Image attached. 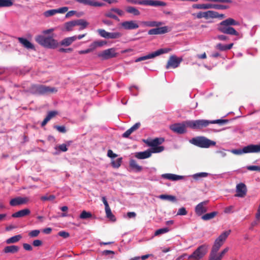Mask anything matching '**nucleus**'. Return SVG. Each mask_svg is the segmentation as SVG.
<instances>
[{"label":"nucleus","mask_w":260,"mask_h":260,"mask_svg":"<svg viewBox=\"0 0 260 260\" xmlns=\"http://www.w3.org/2000/svg\"><path fill=\"white\" fill-rule=\"evenodd\" d=\"M239 22L235 19L229 18L221 22L217 26V30L220 32L237 36L238 38L242 37V35L240 34L234 28L232 27L233 25H239Z\"/></svg>","instance_id":"1"},{"label":"nucleus","mask_w":260,"mask_h":260,"mask_svg":"<svg viewBox=\"0 0 260 260\" xmlns=\"http://www.w3.org/2000/svg\"><path fill=\"white\" fill-rule=\"evenodd\" d=\"M229 122L228 119H217L214 120H208L205 119L197 120L186 121L187 126L193 129H199L206 127L210 124H218L223 125Z\"/></svg>","instance_id":"2"},{"label":"nucleus","mask_w":260,"mask_h":260,"mask_svg":"<svg viewBox=\"0 0 260 260\" xmlns=\"http://www.w3.org/2000/svg\"><path fill=\"white\" fill-rule=\"evenodd\" d=\"M231 232V230H228L223 232L215 240L214 244L212 247L211 251L210 253L209 260H220L217 256V252L220 247L223 244Z\"/></svg>","instance_id":"3"},{"label":"nucleus","mask_w":260,"mask_h":260,"mask_svg":"<svg viewBox=\"0 0 260 260\" xmlns=\"http://www.w3.org/2000/svg\"><path fill=\"white\" fill-rule=\"evenodd\" d=\"M35 41L40 45L48 48H55L58 45L57 41L50 36L39 35L36 37Z\"/></svg>","instance_id":"4"},{"label":"nucleus","mask_w":260,"mask_h":260,"mask_svg":"<svg viewBox=\"0 0 260 260\" xmlns=\"http://www.w3.org/2000/svg\"><path fill=\"white\" fill-rule=\"evenodd\" d=\"M190 142L201 148H208L211 146H214L215 142L211 141L204 137H197L192 138Z\"/></svg>","instance_id":"5"},{"label":"nucleus","mask_w":260,"mask_h":260,"mask_svg":"<svg viewBox=\"0 0 260 260\" xmlns=\"http://www.w3.org/2000/svg\"><path fill=\"white\" fill-rule=\"evenodd\" d=\"M32 92L39 94H48L56 93L57 89L55 87H52L43 85H34L31 87Z\"/></svg>","instance_id":"6"},{"label":"nucleus","mask_w":260,"mask_h":260,"mask_svg":"<svg viewBox=\"0 0 260 260\" xmlns=\"http://www.w3.org/2000/svg\"><path fill=\"white\" fill-rule=\"evenodd\" d=\"M171 49L170 48H161L158 49L151 53H150L147 55L140 57L136 59L135 62H139L143 60H145L148 59L154 58L156 56L160 55L161 54L167 53L170 51Z\"/></svg>","instance_id":"7"},{"label":"nucleus","mask_w":260,"mask_h":260,"mask_svg":"<svg viewBox=\"0 0 260 260\" xmlns=\"http://www.w3.org/2000/svg\"><path fill=\"white\" fill-rule=\"evenodd\" d=\"M114 13L120 16H122L124 15V12L123 10L117 8H112L107 11L104 14V15L107 18H112L117 21H119V19Z\"/></svg>","instance_id":"8"},{"label":"nucleus","mask_w":260,"mask_h":260,"mask_svg":"<svg viewBox=\"0 0 260 260\" xmlns=\"http://www.w3.org/2000/svg\"><path fill=\"white\" fill-rule=\"evenodd\" d=\"M118 53L116 52V49L114 48H109L104 50L98 53V56L102 59L107 60L110 58L115 57Z\"/></svg>","instance_id":"9"},{"label":"nucleus","mask_w":260,"mask_h":260,"mask_svg":"<svg viewBox=\"0 0 260 260\" xmlns=\"http://www.w3.org/2000/svg\"><path fill=\"white\" fill-rule=\"evenodd\" d=\"M186 127L187 126L185 121L182 123H176L172 124L170 126V128L175 133L183 134L186 132Z\"/></svg>","instance_id":"10"},{"label":"nucleus","mask_w":260,"mask_h":260,"mask_svg":"<svg viewBox=\"0 0 260 260\" xmlns=\"http://www.w3.org/2000/svg\"><path fill=\"white\" fill-rule=\"evenodd\" d=\"M208 246L204 244L200 246L193 252L194 255L196 256V260H199L202 258L207 253Z\"/></svg>","instance_id":"11"},{"label":"nucleus","mask_w":260,"mask_h":260,"mask_svg":"<svg viewBox=\"0 0 260 260\" xmlns=\"http://www.w3.org/2000/svg\"><path fill=\"white\" fill-rule=\"evenodd\" d=\"M209 201H205L198 204L195 207V212L198 216H201L207 211V205Z\"/></svg>","instance_id":"12"},{"label":"nucleus","mask_w":260,"mask_h":260,"mask_svg":"<svg viewBox=\"0 0 260 260\" xmlns=\"http://www.w3.org/2000/svg\"><path fill=\"white\" fill-rule=\"evenodd\" d=\"M181 61V58H179L175 55H172L169 58L166 68L167 69L170 68H176L179 66Z\"/></svg>","instance_id":"13"},{"label":"nucleus","mask_w":260,"mask_h":260,"mask_svg":"<svg viewBox=\"0 0 260 260\" xmlns=\"http://www.w3.org/2000/svg\"><path fill=\"white\" fill-rule=\"evenodd\" d=\"M121 27L126 30H132L137 29L139 27V25L135 20L125 21L121 22Z\"/></svg>","instance_id":"14"},{"label":"nucleus","mask_w":260,"mask_h":260,"mask_svg":"<svg viewBox=\"0 0 260 260\" xmlns=\"http://www.w3.org/2000/svg\"><path fill=\"white\" fill-rule=\"evenodd\" d=\"M246 193L247 188L245 184L240 183L237 185L235 197L244 198L246 196Z\"/></svg>","instance_id":"15"},{"label":"nucleus","mask_w":260,"mask_h":260,"mask_svg":"<svg viewBox=\"0 0 260 260\" xmlns=\"http://www.w3.org/2000/svg\"><path fill=\"white\" fill-rule=\"evenodd\" d=\"M75 1L83 4L85 5H88L92 7H103L105 6V4L95 1V0H75Z\"/></svg>","instance_id":"16"},{"label":"nucleus","mask_w":260,"mask_h":260,"mask_svg":"<svg viewBox=\"0 0 260 260\" xmlns=\"http://www.w3.org/2000/svg\"><path fill=\"white\" fill-rule=\"evenodd\" d=\"M168 32V26H162L150 29L148 34L150 35L164 34Z\"/></svg>","instance_id":"17"},{"label":"nucleus","mask_w":260,"mask_h":260,"mask_svg":"<svg viewBox=\"0 0 260 260\" xmlns=\"http://www.w3.org/2000/svg\"><path fill=\"white\" fill-rule=\"evenodd\" d=\"M245 151L248 153H259L260 143L257 145L250 144L245 147Z\"/></svg>","instance_id":"18"},{"label":"nucleus","mask_w":260,"mask_h":260,"mask_svg":"<svg viewBox=\"0 0 260 260\" xmlns=\"http://www.w3.org/2000/svg\"><path fill=\"white\" fill-rule=\"evenodd\" d=\"M30 213V211L28 209H24L19 210L12 215V217L14 218L23 217L28 215Z\"/></svg>","instance_id":"19"},{"label":"nucleus","mask_w":260,"mask_h":260,"mask_svg":"<svg viewBox=\"0 0 260 260\" xmlns=\"http://www.w3.org/2000/svg\"><path fill=\"white\" fill-rule=\"evenodd\" d=\"M19 42L23 45V46L27 49L35 50L34 45L31 44L26 39L23 38H18Z\"/></svg>","instance_id":"20"},{"label":"nucleus","mask_w":260,"mask_h":260,"mask_svg":"<svg viewBox=\"0 0 260 260\" xmlns=\"http://www.w3.org/2000/svg\"><path fill=\"white\" fill-rule=\"evenodd\" d=\"M162 177L165 179H167L170 180L176 181L182 179L183 176L177 175L173 174H164L161 175Z\"/></svg>","instance_id":"21"},{"label":"nucleus","mask_w":260,"mask_h":260,"mask_svg":"<svg viewBox=\"0 0 260 260\" xmlns=\"http://www.w3.org/2000/svg\"><path fill=\"white\" fill-rule=\"evenodd\" d=\"M151 155V152H150V150L148 149L143 152L136 153L135 156L138 159H145L150 157Z\"/></svg>","instance_id":"22"},{"label":"nucleus","mask_w":260,"mask_h":260,"mask_svg":"<svg viewBox=\"0 0 260 260\" xmlns=\"http://www.w3.org/2000/svg\"><path fill=\"white\" fill-rule=\"evenodd\" d=\"M26 200L24 198H16L12 199L10 202V204L12 206H16L25 203Z\"/></svg>","instance_id":"23"},{"label":"nucleus","mask_w":260,"mask_h":260,"mask_svg":"<svg viewBox=\"0 0 260 260\" xmlns=\"http://www.w3.org/2000/svg\"><path fill=\"white\" fill-rule=\"evenodd\" d=\"M19 250V247L16 245H10L5 247L4 249V252L6 253H15Z\"/></svg>","instance_id":"24"},{"label":"nucleus","mask_w":260,"mask_h":260,"mask_svg":"<svg viewBox=\"0 0 260 260\" xmlns=\"http://www.w3.org/2000/svg\"><path fill=\"white\" fill-rule=\"evenodd\" d=\"M141 23L144 26L148 27H158L164 24L162 22L155 21H142Z\"/></svg>","instance_id":"25"},{"label":"nucleus","mask_w":260,"mask_h":260,"mask_svg":"<svg viewBox=\"0 0 260 260\" xmlns=\"http://www.w3.org/2000/svg\"><path fill=\"white\" fill-rule=\"evenodd\" d=\"M129 165L130 168L136 172H141L142 170V167L139 166L134 159H131Z\"/></svg>","instance_id":"26"},{"label":"nucleus","mask_w":260,"mask_h":260,"mask_svg":"<svg viewBox=\"0 0 260 260\" xmlns=\"http://www.w3.org/2000/svg\"><path fill=\"white\" fill-rule=\"evenodd\" d=\"M214 4H194L193 5L194 8L199 9H214Z\"/></svg>","instance_id":"27"},{"label":"nucleus","mask_w":260,"mask_h":260,"mask_svg":"<svg viewBox=\"0 0 260 260\" xmlns=\"http://www.w3.org/2000/svg\"><path fill=\"white\" fill-rule=\"evenodd\" d=\"M75 25L80 26L79 30L85 29L89 24L88 22L84 19H77L75 20Z\"/></svg>","instance_id":"28"},{"label":"nucleus","mask_w":260,"mask_h":260,"mask_svg":"<svg viewBox=\"0 0 260 260\" xmlns=\"http://www.w3.org/2000/svg\"><path fill=\"white\" fill-rule=\"evenodd\" d=\"M77 39L76 36L68 37L62 40L60 44L62 46H68Z\"/></svg>","instance_id":"29"},{"label":"nucleus","mask_w":260,"mask_h":260,"mask_svg":"<svg viewBox=\"0 0 260 260\" xmlns=\"http://www.w3.org/2000/svg\"><path fill=\"white\" fill-rule=\"evenodd\" d=\"M233 46V43H231L229 45H223L221 43H218L216 46V48L220 51H224L231 49Z\"/></svg>","instance_id":"30"},{"label":"nucleus","mask_w":260,"mask_h":260,"mask_svg":"<svg viewBox=\"0 0 260 260\" xmlns=\"http://www.w3.org/2000/svg\"><path fill=\"white\" fill-rule=\"evenodd\" d=\"M126 12L132 14L135 16H138L140 14V11L136 8L132 6H127L125 8Z\"/></svg>","instance_id":"31"},{"label":"nucleus","mask_w":260,"mask_h":260,"mask_svg":"<svg viewBox=\"0 0 260 260\" xmlns=\"http://www.w3.org/2000/svg\"><path fill=\"white\" fill-rule=\"evenodd\" d=\"M159 198L161 200H166L170 202L175 203L177 201L176 197L174 196L168 194H161L159 196Z\"/></svg>","instance_id":"32"},{"label":"nucleus","mask_w":260,"mask_h":260,"mask_svg":"<svg viewBox=\"0 0 260 260\" xmlns=\"http://www.w3.org/2000/svg\"><path fill=\"white\" fill-rule=\"evenodd\" d=\"M21 238L22 236L21 235H17L7 239L6 243L8 244L15 243L18 242Z\"/></svg>","instance_id":"33"},{"label":"nucleus","mask_w":260,"mask_h":260,"mask_svg":"<svg viewBox=\"0 0 260 260\" xmlns=\"http://www.w3.org/2000/svg\"><path fill=\"white\" fill-rule=\"evenodd\" d=\"M217 212L214 211L209 213H207L202 216V219L204 220H208L214 218L217 214Z\"/></svg>","instance_id":"34"},{"label":"nucleus","mask_w":260,"mask_h":260,"mask_svg":"<svg viewBox=\"0 0 260 260\" xmlns=\"http://www.w3.org/2000/svg\"><path fill=\"white\" fill-rule=\"evenodd\" d=\"M205 14L206 19H208L209 18H217L219 15V13L218 12L213 11H208L207 12H205Z\"/></svg>","instance_id":"35"},{"label":"nucleus","mask_w":260,"mask_h":260,"mask_svg":"<svg viewBox=\"0 0 260 260\" xmlns=\"http://www.w3.org/2000/svg\"><path fill=\"white\" fill-rule=\"evenodd\" d=\"M164 139L162 138H156L153 140H151V147L156 146L158 145L162 144L164 142Z\"/></svg>","instance_id":"36"},{"label":"nucleus","mask_w":260,"mask_h":260,"mask_svg":"<svg viewBox=\"0 0 260 260\" xmlns=\"http://www.w3.org/2000/svg\"><path fill=\"white\" fill-rule=\"evenodd\" d=\"M105 212H106V216L108 218H109L112 221H116V217L112 213L110 207H108L107 208H105Z\"/></svg>","instance_id":"37"},{"label":"nucleus","mask_w":260,"mask_h":260,"mask_svg":"<svg viewBox=\"0 0 260 260\" xmlns=\"http://www.w3.org/2000/svg\"><path fill=\"white\" fill-rule=\"evenodd\" d=\"M13 5L12 0H0V8L3 7H10Z\"/></svg>","instance_id":"38"},{"label":"nucleus","mask_w":260,"mask_h":260,"mask_svg":"<svg viewBox=\"0 0 260 260\" xmlns=\"http://www.w3.org/2000/svg\"><path fill=\"white\" fill-rule=\"evenodd\" d=\"M107 44V42L105 41H95L91 45L90 47H93V50L95 49L98 47L103 46Z\"/></svg>","instance_id":"39"},{"label":"nucleus","mask_w":260,"mask_h":260,"mask_svg":"<svg viewBox=\"0 0 260 260\" xmlns=\"http://www.w3.org/2000/svg\"><path fill=\"white\" fill-rule=\"evenodd\" d=\"M75 20L71 21L66 22L64 24L66 30L67 31H71L72 30L73 27L75 26Z\"/></svg>","instance_id":"40"},{"label":"nucleus","mask_w":260,"mask_h":260,"mask_svg":"<svg viewBox=\"0 0 260 260\" xmlns=\"http://www.w3.org/2000/svg\"><path fill=\"white\" fill-rule=\"evenodd\" d=\"M122 36V34L119 32H108V39H118Z\"/></svg>","instance_id":"41"},{"label":"nucleus","mask_w":260,"mask_h":260,"mask_svg":"<svg viewBox=\"0 0 260 260\" xmlns=\"http://www.w3.org/2000/svg\"><path fill=\"white\" fill-rule=\"evenodd\" d=\"M150 150V152H151V154L152 153H159L162 152L164 150V147L162 146H156L152 147L151 149Z\"/></svg>","instance_id":"42"},{"label":"nucleus","mask_w":260,"mask_h":260,"mask_svg":"<svg viewBox=\"0 0 260 260\" xmlns=\"http://www.w3.org/2000/svg\"><path fill=\"white\" fill-rule=\"evenodd\" d=\"M92 217V214L89 212H87L85 210L83 211L80 215V218L82 219H86Z\"/></svg>","instance_id":"43"},{"label":"nucleus","mask_w":260,"mask_h":260,"mask_svg":"<svg viewBox=\"0 0 260 260\" xmlns=\"http://www.w3.org/2000/svg\"><path fill=\"white\" fill-rule=\"evenodd\" d=\"M122 158H118L116 160H112L111 162L112 166L115 168H118L121 164Z\"/></svg>","instance_id":"44"},{"label":"nucleus","mask_w":260,"mask_h":260,"mask_svg":"<svg viewBox=\"0 0 260 260\" xmlns=\"http://www.w3.org/2000/svg\"><path fill=\"white\" fill-rule=\"evenodd\" d=\"M57 14L56 10V9H51L49 10H47L44 13V15L46 17H49L52 16H53Z\"/></svg>","instance_id":"45"},{"label":"nucleus","mask_w":260,"mask_h":260,"mask_svg":"<svg viewBox=\"0 0 260 260\" xmlns=\"http://www.w3.org/2000/svg\"><path fill=\"white\" fill-rule=\"evenodd\" d=\"M97 32L101 37L106 39H108L109 32L106 31L105 29H98L97 30Z\"/></svg>","instance_id":"46"},{"label":"nucleus","mask_w":260,"mask_h":260,"mask_svg":"<svg viewBox=\"0 0 260 260\" xmlns=\"http://www.w3.org/2000/svg\"><path fill=\"white\" fill-rule=\"evenodd\" d=\"M169 230H170L168 228L159 229L155 232L154 235L158 236L162 234L166 233L168 232Z\"/></svg>","instance_id":"47"},{"label":"nucleus","mask_w":260,"mask_h":260,"mask_svg":"<svg viewBox=\"0 0 260 260\" xmlns=\"http://www.w3.org/2000/svg\"><path fill=\"white\" fill-rule=\"evenodd\" d=\"M231 152L236 155H241L243 153H247V152L245 151V147H243L242 149H232Z\"/></svg>","instance_id":"48"},{"label":"nucleus","mask_w":260,"mask_h":260,"mask_svg":"<svg viewBox=\"0 0 260 260\" xmlns=\"http://www.w3.org/2000/svg\"><path fill=\"white\" fill-rule=\"evenodd\" d=\"M138 5L153 6V0H139Z\"/></svg>","instance_id":"49"},{"label":"nucleus","mask_w":260,"mask_h":260,"mask_svg":"<svg viewBox=\"0 0 260 260\" xmlns=\"http://www.w3.org/2000/svg\"><path fill=\"white\" fill-rule=\"evenodd\" d=\"M57 114L58 112L56 111H49L48 113L46 118L49 121L51 119L55 117Z\"/></svg>","instance_id":"50"},{"label":"nucleus","mask_w":260,"mask_h":260,"mask_svg":"<svg viewBox=\"0 0 260 260\" xmlns=\"http://www.w3.org/2000/svg\"><path fill=\"white\" fill-rule=\"evenodd\" d=\"M208 174L207 173L202 172L199 173H197L193 175V178L195 179H198L199 178H203L206 177L208 176Z\"/></svg>","instance_id":"51"},{"label":"nucleus","mask_w":260,"mask_h":260,"mask_svg":"<svg viewBox=\"0 0 260 260\" xmlns=\"http://www.w3.org/2000/svg\"><path fill=\"white\" fill-rule=\"evenodd\" d=\"M53 127L57 130L59 132L62 133H65L67 132L66 127L63 125L59 126V125H54Z\"/></svg>","instance_id":"52"},{"label":"nucleus","mask_w":260,"mask_h":260,"mask_svg":"<svg viewBox=\"0 0 260 260\" xmlns=\"http://www.w3.org/2000/svg\"><path fill=\"white\" fill-rule=\"evenodd\" d=\"M229 8V6L223 5L214 4V9L217 10H225Z\"/></svg>","instance_id":"53"},{"label":"nucleus","mask_w":260,"mask_h":260,"mask_svg":"<svg viewBox=\"0 0 260 260\" xmlns=\"http://www.w3.org/2000/svg\"><path fill=\"white\" fill-rule=\"evenodd\" d=\"M40 233V231L38 230H33V231H30L28 233V236H29V237H32V238L36 237L39 235Z\"/></svg>","instance_id":"54"},{"label":"nucleus","mask_w":260,"mask_h":260,"mask_svg":"<svg viewBox=\"0 0 260 260\" xmlns=\"http://www.w3.org/2000/svg\"><path fill=\"white\" fill-rule=\"evenodd\" d=\"M134 132V130L131 127L122 134V137L126 138H128L129 136Z\"/></svg>","instance_id":"55"},{"label":"nucleus","mask_w":260,"mask_h":260,"mask_svg":"<svg viewBox=\"0 0 260 260\" xmlns=\"http://www.w3.org/2000/svg\"><path fill=\"white\" fill-rule=\"evenodd\" d=\"M167 4L165 2L159 1H153V6H166Z\"/></svg>","instance_id":"56"},{"label":"nucleus","mask_w":260,"mask_h":260,"mask_svg":"<svg viewBox=\"0 0 260 260\" xmlns=\"http://www.w3.org/2000/svg\"><path fill=\"white\" fill-rule=\"evenodd\" d=\"M55 197L54 195H50L49 196H43L41 198L42 201H52L54 200Z\"/></svg>","instance_id":"57"},{"label":"nucleus","mask_w":260,"mask_h":260,"mask_svg":"<svg viewBox=\"0 0 260 260\" xmlns=\"http://www.w3.org/2000/svg\"><path fill=\"white\" fill-rule=\"evenodd\" d=\"M247 169L249 171H256L260 172V166H249L247 167Z\"/></svg>","instance_id":"58"},{"label":"nucleus","mask_w":260,"mask_h":260,"mask_svg":"<svg viewBox=\"0 0 260 260\" xmlns=\"http://www.w3.org/2000/svg\"><path fill=\"white\" fill-rule=\"evenodd\" d=\"M187 213L186 209L184 207H182L178 210L177 215H185Z\"/></svg>","instance_id":"59"},{"label":"nucleus","mask_w":260,"mask_h":260,"mask_svg":"<svg viewBox=\"0 0 260 260\" xmlns=\"http://www.w3.org/2000/svg\"><path fill=\"white\" fill-rule=\"evenodd\" d=\"M58 235L63 238H67L70 236V234L68 232L65 231L59 232L58 233Z\"/></svg>","instance_id":"60"},{"label":"nucleus","mask_w":260,"mask_h":260,"mask_svg":"<svg viewBox=\"0 0 260 260\" xmlns=\"http://www.w3.org/2000/svg\"><path fill=\"white\" fill-rule=\"evenodd\" d=\"M229 250V248H225V249H224L220 253H219V254H217V256L218 258H219V259L220 260H221L222 257L223 256V255L225 254V253H226Z\"/></svg>","instance_id":"61"},{"label":"nucleus","mask_w":260,"mask_h":260,"mask_svg":"<svg viewBox=\"0 0 260 260\" xmlns=\"http://www.w3.org/2000/svg\"><path fill=\"white\" fill-rule=\"evenodd\" d=\"M57 13H64L68 10V8L67 7H61L59 9H56Z\"/></svg>","instance_id":"62"},{"label":"nucleus","mask_w":260,"mask_h":260,"mask_svg":"<svg viewBox=\"0 0 260 260\" xmlns=\"http://www.w3.org/2000/svg\"><path fill=\"white\" fill-rule=\"evenodd\" d=\"M59 150L62 152H66L68 150L67 145L65 144H62L58 146Z\"/></svg>","instance_id":"63"},{"label":"nucleus","mask_w":260,"mask_h":260,"mask_svg":"<svg viewBox=\"0 0 260 260\" xmlns=\"http://www.w3.org/2000/svg\"><path fill=\"white\" fill-rule=\"evenodd\" d=\"M107 156L110 158H113L117 156V155L114 153L111 149L109 150L107 152Z\"/></svg>","instance_id":"64"}]
</instances>
